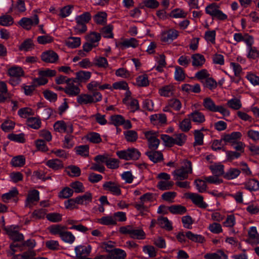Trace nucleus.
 Wrapping results in <instances>:
<instances>
[{
	"mask_svg": "<svg viewBox=\"0 0 259 259\" xmlns=\"http://www.w3.org/2000/svg\"><path fill=\"white\" fill-rule=\"evenodd\" d=\"M143 133L147 140L149 148L152 150L157 149L160 144V141L158 138V133L153 131H149Z\"/></svg>",
	"mask_w": 259,
	"mask_h": 259,
	"instance_id": "423d86ee",
	"label": "nucleus"
},
{
	"mask_svg": "<svg viewBox=\"0 0 259 259\" xmlns=\"http://www.w3.org/2000/svg\"><path fill=\"white\" fill-rule=\"evenodd\" d=\"M33 47L32 40L28 38L24 40L19 46V49L21 51H28Z\"/></svg>",
	"mask_w": 259,
	"mask_h": 259,
	"instance_id": "338daca9",
	"label": "nucleus"
},
{
	"mask_svg": "<svg viewBox=\"0 0 259 259\" xmlns=\"http://www.w3.org/2000/svg\"><path fill=\"white\" fill-rule=\"evenodd\" d=\"M18 114L21 118H28L29 116L34 115V112L30 108L25 107L19 109Z\"/></svg>",
	"mask_w": 259,
	"mask_h": 259,
	"instance_id": "6e6d98bb",
	"label": "nucleus"
},
{
	"mask_svg": "<svg viewBox=\"0 0 259 259\" xmlns=\"http://www.w3.org/2000/svg\"><path fill=\"white\" fill-rule=\"evenodd\" d=\"M73 190L69 188H64L58 194V197L62 199H66L70 197L73 195Z\"/></svg>",
	"mask_w": 259,
	"mask_h": 259,
	"instance_id": "e2e57ef3",
	"label": "nucleus"
},
{
	"mask_svg": "<svg viewBox=\"0 0 259 259\" xmlns=\"http://www.w3.org/2000/svg\"><path fill=\"white\" fill-rule=\"evenodd\" d=\"M246 189L249 191H257L259 190V182L255 179H250L244 184Z\"/></svg>",
	"mask_w": 259,
	"mask_h": 259,
	"instance_id": "72a5a7b5",
	"label": "nucleus"
},
{
	"mask_svg": "<svg viewBox=\"0 0 259 259\" xmlns=\"http://www.w3.org/2000/svg\"><path fill=\"white\" fill-rule=\"evenodd\" d=\"M53 127L55 132L60 133H66L70 134L73 132L72 124L70 122H65L62 120L55 122Z\"/></svg>",
	"mask_w": 259,
	"mask_h": 259,
	"instance_id": "1a4fd4ad",
	"label": "nucleus"
},
{
	"mask_svg": "<svg viewBox=\"0 0 259 259\" xmlns=\"http://www.w3.org/2000/svg\"><path fill=\"white\" fill-rule=\"evenodd\" d=\"M50 232L54 235H59L60 237L64 230L67 229V227L61 225H53L48 228Z\"/></svg>",
	"mask_w": 259,
	"mask_h": 259,
	"instance_id": "bb28decb",
	"label": "nucleus"
},
{
	"mask_svg": "<svg viewBox=\"0 0 259 259\" xmlns=\"http://www.w3.org/2000/svg\"><path fill=\"white\" fill-rule=\"evenodd\" d=\"M126 256L125 252L118 248L114 249L112 250L110 254V259H124Z\"/></svg>",
	"mask_w": 259,
	"mask_h": 259,
	"instance_id": "49530a36",
	"label": "nucleus"
},
{
	"mask_svg": "<svg viewBox=\"0 0 259 259\" xmlns=\"http://www.w3.org/2000/svg\"><path fill=\"white\" fill-rule=\"evenodd\" d=\"M191 59L192 60V65L193 67L199 68L202 67L205 62V59L203 55L196 53L193 54Z\"/></svg>",
	"mask_w": 259,
	"mask_h": 259,
	"instance_id": "aec40b11",
	"label": "nucleus"
},
{
	"mask_svg": "<svg viewBox=\"0 0 259 259\" xmlns=\"http://www.w3.org/2000/svg\"><path fill=\"white\" fill-rule=\"evenodd\" d=\"M248 234L250 239L253 243L259 244V234L257 233L256 227H251Z\"/></svg>",
	"mask_w": 259,
	"mask_h": 259,
	"instance_id": "e433bc0d",
	"label": "nucleus"
},
{
	"mask_svg": "<svg viewBox=\"0 0 259 259\" xmlns=\"http://www.w3.org/2000/svg\"><path fill=\"white\" fill-rule=\"evenodd\" d=\"M92 195L90 192H86L84 195L76 197L77 204L87 205L92 201Z\"/></svg>",
	"mask_w": 259,
	"mask_h": 259,
	"instance_id": "c85d7f7f",
	"label": "nucleus"
},
{
	"mask_svg": "<svg viewBox=\"0 0 259 259\" xmlns=\"http://www.w3.org/2000/svg\"><path fill=\"white\" fill-rule=\"evenodd\" d=\"M189 198L195 204L201 208H205L208 206V204L203 201V196L197 193H191Z\"/></svg>",
	"mask_w": 259,
	"mask_h": 259,
	"instance_id": "6ab92c4d",
	"label": "nucleus"
},
{
	"mask_svg": "<svg viewBox=\"0 0 259 259\" xmlns=\"http://www.w3.org/2000/svg\"><path fill=\"white\" fill-rule=\"evenodd\" d=\"M161 138L166 145L169 146L174 144L182 146L186 140V136L184 134H177L173 137H170L166 135H161Z\"/></svg>",
	"mask_w": 259,
	"mask_h": 259,
	"instance_id": "39448f33",
	"label": "nucleus"
},
{
	"mask_svg": "<svg viewBox=\"0 0 259 259\" xmlns=\"http://www.w3.org/2000/svg\"><path fill=\"white\" fill-rule=\"evenodd\" d=\"M98 223L104 225H114L116 224V219L113 215H107L98 220Z\"/></svg>",
	"mask_w": 259,
	"mask_h": 259,
	"instance_id": "ea45409f",
	"label": "nucleus"
},
{
	"mask_svg": "<svg viewBox=\"0 0 259 259\" xmlns=\"http://www.w3.org/2000/svg\"><path fill=\"white\" fill-rule=\"evenodd\" d=\"M125 140L129 142H134L138 138L137 133L134 130H127L123 132Z\"/></svg>",
	"mask_w": 259,
	"mask_h": 259,
	"instance_id": "c03bdc74",
	"label": "nucleus"
},
{
	"mask_svg": "<svg viewBox=\"0 0 259 259\" xmlns=\"http://www.w3.org/2000/svg\"><path fill=\"white\" fill-rule=\"evenodd\" d=\"M91 77V72L88 71H79L76 73V78L80 82H86Z\"/></svg>",
	"mask_w": 259,
	"mask_h": 259,
	"instance_id": "a18cd8bd",
	"label": "nucleus"
},
{
	"mask_svg": "<svg viewBox=\"0 0 259 259\" xmlns=\"http://www.w3.org/2000/svg\"><path fill=\"white\" fill-rule=\"evenodd\" d=\"M12 165L15 167H22L25 163V158L22 155L14 157L11 161Z\"/></svg>",
	"mask_w": 259,
	"mask_h": 259,
	"instance_id": "09e8293b",
	"label": "nucleus"
},
{
	"mask_svg": "<svg viewBox=\"0 0 259 259\" xmlns=\"http://www.w3.org/2000/svg\"><path fill=\"white\" fill-rule=\"evenodd\" d=\"M158 223L161 227L167 230H171L172 228L171 222L165 217H160L158 219Z\"/></svg>",
	"mask_w": 259,
	"mask_h": 259,
	"instance_id": "603ef678",
	"label": "nucleus"
},
{
	"mask_svg": "<svg viewBox=\"0 0 259 259\" xmlns=\"http://www.w3.org/2000/svg\"><path fill=\"white\" fill-rule=\"evenodd\" d=\"M227 106L234 110H238L241 107V103L240 100L233 98L227 102Z\"/></svg>",
	"mask_w": 259,
	"mask_h": 259,
	"instance_id": "774afa93",
	"label": "nucleus"
},
{
	"mask_svg": "<svg viewBox=\"0 0 259 259\" xmlns=\"http://www.w3.org/2000/svg\"><path fill=\"white\" fill-rule=\"evenodd\" d=\"M46 164L54 170H58L63 167L62 162L58 159H50L47 161Z\"/></svg>",
	"mask_w": 259,
	"mask_h": 259,
	"instance_id": "c9c22d12",
	"label": "nucleus"
},
{
	"mask_svg": "<svg viewBox=\"0 0 259 259\" xmlns=\"http://www.w3.org/2000/svg\"><path fill=\"white\" fill-rule=\"evenodd\" d=\"M64 92L70 97L76 96L80 93V89L72 83H67L64 89Z\"/></svg>",
	"mask_w": 259,
	"mask_h": 259,
	"instance_id": "412c9836",
	"label": "nucleus"
},
{
	"mask_svg": "<svg viewBox=\"0 0 259 259\" xmlns=\"http://www.w3.org/2000/svg\"><path fill=\"white\" fill-rule=\"evenodd\" d=\"M39 199V192L36 190L30 191L25 201L26 207H31L34 202H37Z\"/></svg>",
	"mask_w": 259,
	"mask_h": 259,
	"instance_id": "f3484780",
	"label": "nucleus"
},
{
	"mask_svg": "<svg viewBox=\"0 0 259 259\" xmlns=\"http://www.w3.org/2000/svg\"><path fill=\"white\" fill-rule=\"evenodd\" d=\"M8 74L11 77L9 80L10 84L16 86L20 82V77L24 75V72L21 67L13 66L8 69Z\"/></svg>",
	"mask_w": 259,
	"mask_h": 259,
	"instance_id": "7ed1b4c3",
	"label": "nucleus"
},
{
	"mask_svg": "<svg viewBox=\"0 0 259 259\" xmlns=\"http://www.w3.org/2000/svg\"><path fill=\"white\" fill-rule=\"evenodd\" d=\"M107 15L105 12H98L93 17L94 21L99 25H104L107 22Z\"/></svg>",
	"mask_w": 259,
	"mask_h": 259,
	"instance_id": "c756f323",
	"label": "nucleus"
},
{
	"mask_svg": "<svg viewBox=\"0 0 259 259\" xmlns=\"http://www.w3.org/2000/svg\"><path fill=\"white\" fill-rule=\"evenodd\" d=\"M179 127L182 131L187 132L192 128L191 120L188 117L179 122Z\"/></svg>",
	"mask_w": 259,
	"mask_h": 259,
	"instance_id": "a19ab883",
	"label": "nucleus"
},
{
	"mask_svg": "<svg viewBox=\"0 0 259 259\" xmlns=\"http://www.w3.org/2000/svg\"><path fill=\"white\" fill-rule=\"evenodd\" d=\"M35 255V251L30 250L22 254L14 255L12 259H34Z\"/></svg>",
	"mask_w": 259,
	"mask_h": 259,
	"instance_id": "79ce46f5",
	"label": "nucleus"
},
{
	"mask_svg": "<svg viewBox=\"0 0 259 259\" xmlns=\"http://www.w3.org/2000/svg\"><path fill=\"white\" fill-rule=\"evenodd\" d=\"M192 173V164L190 161L184 162L182 166L173 171L175 180L181 181L187 179L188 175Z\"/></svg>",
	"mask_w": 259,
	"mask_h": 259,
	"instance_id": "f257e3e1",
	"label": "nucleus"
},
{
	"mask_svg": "<svg viewBox=\"0 0 259 259\" xmlns=\"http://www.w3.org/2000/svg\"><path fill=\"white\" fill-rule=\"evenodd\" d=\"M179 32L177 30L170 29L161 33V40L163 42L170 43L177 38Z\"/></svg>",
	"mask_w": 259,
	"mask_h": 259,
	"instance_id": "ddd939ff",
	"label": "nucleus"
},
{
	"mask_svg": "<svg viewBox=\"0 0 259 259\" xmlns=\"http://www.w3.org/2000/svg\"><path fill=\"white\" fill-rule=\"evenodd\" d=\"M66 45L71 49L79 47L81 45L80 38L79 37H69L65 40Z\"/></svg>",
	"mask_w": 259,
	"mask_h": 259,
	"instance_id": "393cba45",
	"label": "nucleus"
},
{
	"mask_svg": "<svg viewBox=\"0 0 259 259\" xmlns=\"http://www.w3.org/2000/svg\"><path fill=\"white\" fill-rule=\"evenodd\" d=\"M123 103L127 106L128 109L132 112H136L140 108L138 100L131 96V92L130 91H127L125 92Z\"/></svg>",
	"mask_w": 259,
	"mask_h": 259,
	"instance_id": "9d476101",
	"label": "nucleus"
},
{
	"mask_svg": "<svg viewBox=\"0 0 259 259\" xmlns=\"http://www.w3.org/2000/svg\"><path fill=\"white\" fill-rule=\"evenodd\" d=\"M61 240L66 243L72 244L75 240V236L70 231L64 230L60 237Z\"/></svg>",
	"mask_w": 259,
	"mask_h": 259,
	"instance_id": "2f4dec72",
	"label": "nucleus"
},
{
	"mask_svg": "<svg viewBox=\"0 0 259 259\" xmlns=\"http://www.w3.org/2000/svg\"><path fill=\"white\" fill-rule=\"evenodd\" d=\"M4 229L10 238L14 241H19L24 239L23 234L18 232V226L11 225L8 227H4Z\"/></svg>",
	"mask_w": 259,
	"mask_h": 259,
	"instance_id": "9b49d317",
	"label": "nucleus"
},
{
	"mask_svg": "<svg viewBox=\"0 0 259 259\" xmlns=\"http://www.w3.org/2000/svg\"><path fill=\"white\" fill-rule=\"evenodd\" d=\"M120 46L122 48H135L139 46V41L135 38L126 39L120 42Z\"/></svg>",
	"mask_w": 259,
	"mask_h": 259,
	"instance_id": "f704fd0d",
	"label": "nucleus"
},
{
	"mask_svg": "<svg viewBox=\"0 0 259 259\" xmlns=\"http://www.w3.org/2000/svg\"><path fill=\"white\" fill-rule=\"evenodd\" d=\"M91 18V15L89 12H85L75 17L76 23L78 24L85 25Z\"/></svg>",
	"mask_w": 259,
	"mask_h": 259,
	"instance_id": "de8ad7c7",
	"label": "nucleus"
},
{
	"mask_svg": "<svg viewBox=\"0 0 259 259\" xmlns=\"http://www.w3.org/2000/svg\"><path fill=\"white\" fill-rule=\"evenodd\" d=\"M246 56L249 59L255 60L259 57V51L256 47L252 46L246 48Z\"/></svg>",
	"mask_w": 259,
	"mask_h": 259,
	"instance_id": "58836bf2",
	"label": "nucleus"
},
{
	"mask_svg": "<svg viewBox=\"0 0 259 259\" xmlns=\"http://www.w3.org/2000/svg\"><path fill=\"white\" fill-rule=\"evenodd\" d=\"M56 71L55 70L50 69H45L39 70L38 72V76L44 77H51L56 75Z\"/></svg>",
	"mask_w": 259,
	"mask_h": 259,
	"instance_id": "0e129e2a",
	"label": "nucleus"
},
{
	"mask_svg": "<svg viewBox=\"0 0 259 259\" xmlns=\"http://www.w3.org/2000/svg\"><path fill=\"white\" fill-rule=\"evenodd\" d=\"M203 105L206 110L211 112H215L218 106L215 104L214 102L209 97L203 99Z\"/></svg>",
	"mask_w": 259,
	"mask_h": 259,
	"instance_id": "4c0bfd02",
	"label": "nucleus"
},
{
	"mask_svg": "<svg viewBox=\"0 0 259 259\" xmlns=\"http://www.w3.org/2000/svg\"><path fill=\"white\" fill-rule=\"evenodd\" d=\"M206 182V181L204 179L203 180L197 179L194 181L196 188L199 192L203 193L206 191L207 189Z\"/></svg>",
	"mask_w": 259,
	"mask_h": 259,
	"instance_id": "5fc2aeb1",
	"label": "nucleus"
},
{
	"mask_svg": "<svg viewBox=\"0 0 259 259\" xmlns=\"http://www.w3.org/2000/svg\"><path fill=\"white\" fill-rule=\"evenodd\" d=\"M38 23L39 19L36 15L31 18L23 17L19 21V24L26 30L30 29L32 26L37 25Z\"/></svg>",
	"mask_w": 259,
	"mask_h": 259,
	"instance_id": "f8f14e48",
	"label": "nucleus"
},
{
	"mask_svg": "<svg viewBox=\"0 0 259 259\" xmlns=\"http://www.w3.org/2000/svg\"><path fill=\"white\" fill-rule=\"evenodd\" d=\"M190 118L191 121L196 124H201L205 121L204 114L199 111L195 110L187 115Z\"/></svg>",
	"mask_w": 259,
	"mask_h": 259,
	"instance_id": "2eb2a0df",
	"label": "nucleus"
},
{
	"mask_svg": "<svg viewBox=\"0 0 259 259\" xmlns=\"http://www.w3.org/2000/svg\"><path fill=\"white\" fill-rule=\"evenodd\" d=\"M146 154L150 160L154 163L159 162L163 159L162 154L159 151H147Z\"/></svg>",
	"mask_w": 259,
	"mask_h": 259,
	"instance_id": "473e14b6",
	"label": "nucleus"
},
{
	"mask_svg": "<svg viewBox=\"0 0 259 259\" xmlns=\"http://www.w3.org/2000/svg\"><path fill=\"white\" fill-rule=\"evenodd\" d=\"M242 137V134L239 132H234L230 134H226L222 137V140L225 143H231V145L237 142Z\"/></svg>",
	"mask_w": 259,
	"mask_h": 259,
	"instance_id": "a211bd4d",
	"label": "nucleus"
},
{
	"mask_svg": "<svg viewBox=\"0 0 259 259\" xmlns=\"http://www.w3.org/2000/svg\"><path fill=\"white\" fill-rule=\"evenodd\" d=\"M209 168L213 175L224 177V166L222 164L214 163L209 166Z\"/></svg>",
	"mask_w": 259,
	"mask_h": 259,
	"instance_id": "a878e982",
	"label": "nucleus"
},
{
	"mask_svg": "<svg viewBox=\"0 0 259 259\" xmlns=\"http://www.w3.org/2000/svg\"><path fill=\"white\" fill-rule=\"evenodd\" d=\"M41 59L46 63H54L58 59V56L54 51L49 50L42 53Z\"/></svg>",
	"mask_w": 259,
	"mask_h": 259,
	"instance_id": "dca6fc26",
	"label": "nucleus"
},
{
	"mask_svg": "<svg viewBox=\"0 0 259 259\" xmlns=\"http://www.w3.org/2000/svg\"><path fill=\"white\" fill-rule=\"evenodd\" d=\"M175 92V87L172 84L162 87L159 89L158 93L161 96L168 97L172 96Z\"/></svg>",
	"mask_w": 259,
	"mask_h": 259,
	"instance_id": "4be33fe9",
	"label": "nucleus"
},
{
	"mask_svg": "<svg viewBox=\"0 0 259 259\" xmlns=\"http://www.w3.org/2000/svg\"><path fill=\"white\" fill-rule=\"evenodd\" d=\"M174 76L176 80L182 81L185 79L186 75L184 70L181 67L176 66Z\"/></svg>",
	"mask_w": 259,
	"mask_h": 259,
	"instance_id": "13d9d810",
	"label": "nucleus"
},
{
	"mask_svg": "<svg viewBox=\"0 0 259 259\" xmlns=\"http://www.w3.org/2000/svg\"><path fill=\"white\" fill-rule=\"evenodd\" d=\"M240 170L236 168H230L224 173V178L228 180L237 178L240 174Z\"/></svg>",
	"mask_w": 259,
	"mask_h": 259,
	"instance_id": "b1692460",
	"label": "nucleus"
},
{
	"mask_svg": "<svg viewBox=\"0 0 259 259\" xmlns=\"http://www.w3.org/2000/svg\"><path fill=\"white\" fill-rule=\"evenodd\" d=\"M143 251L146 254H148L150 257H155L157 255V251L155 248L152 245H145L143 247Z\"/></svg>",
	"mask_w": 259,
	"mask_h": 259,
	"instance_id": "680f3d73",
	"label": "nucleus"
},
{
	"mask_svg": "<svg viewBox=\"0 0 259 259\" xmlns=\"http://www.w3.org/2000/svg\"><path fill=\"white\" fill-rule=\"evenodd\" d=\"M77 154L81 156L86 157L89 154V147L88 145H80L75 148Z\"/></svg>",
	"mask_w": 259,
	"mask_h": 259,
	"instance_id": "052dcab7",
	"label": "nucleus"
},
{
	"mask_svg": "<svg viewBox=\"0 0 259 259\" xmlns=\"http://www.w3.org/2000/svg\"><path fill=\"white\" fill-rule=\"evenodd\" d=\"M117 155L120 159L126 160H136L140 156V152L135 148H130L125 150L118 151L116 152Z\"/></svg>",
	"mask_w": 259,
	"mask_h": 259,
	"instance_id": "0eeeda50",
	"label": "nucleus"
},
{
	"mask_svg": "<svg viewBox=\"0 0 259 259\" xmlns=\"http://www.w3.org/2000/svg\"><path fill=\"white\" fill-rule=\"evenodd\" d=\"M92 247L90 244L87 245H79L75 247V256L74 259H91L88 257L92 251Z\"/></svg>",
	"mask_w": 259,
	"mask_h": 259,
	"instance_id": "6e6552de",
	"label": "nucleus"
},
{
	"mask_svg": "<svg viewBox=\"0 0 259 259\" xmlns=\"http://www.w3.org/2000/svg\"><path fill=\"white\" fill-rule=\"evenodd\" d=\"M205 11L207 14L210 15L213 18L222 21L228 18L227 15L220 10L219 6L215 3H212L207 5L205 7Z\"/></svg>",
	"mask_w": 259,
	"mask_h": 259,
	"instance_id": "20e7f679",
	"label": "nucleus"
},
{
	"mask_svg": "<svg viewBox=\"0 0 259 259\" xmlns=\"http://www.w3.org/2000/svg\"><path fill=\"white\" fill-rule=\"evenodd\" d=\"M94 65L100 67L106 68L108 67L109 64L106 58L102 56H96L93 59Z\"/></svg>",
	"mask_w": 259,
	"mask_h": 259,
	"instance_id": "7c9ffc66",
	"label": "nucleus"
},
{
	"mask_svg": "<svg viewBox=\"0 0 259 259\" xmlns=\"http://www.w3.org/2000/svg\"><path fill=\"white\" fill-rule=\"evenodd\" d=\"M74 136L71 135L65 136L64 140L62 141V147L66 149H70L75 145L73 141Z\"/></svg>",
	"mask_w": 259,
	"mask_h": 259,
	"instance_id": "37998d69",
	"label": "nucleus"
},
{
	"mask_svg": "<svg viewBox=\"0 0 259 259\" xmlns=\"http://www.w3.org/2000/svg\"><path fill=\"white\" fill-rule=\"evenodd\" d=\"M85 38L88 41L94 44L100 40L101 35L99 33L92 31L86 36Z\"/></svg>",
	"mask_w": 259,
	"mask_h": 259,
	"instance_id": "8fccbe9b",
	"label": "nucleus"
},
{
	"mask_svg": "<svg viewBox=\"0 0 259 259\" xmlns=\"http://www.w3.org/2000/svg\"><path fill=\"white\" fill-rule=\"evenodd\" d=\"M102 96L98 92H94L92 95L82 94L78 95L76 98L78 103L80 105H87L96 103L101 101Z\"/></svg>",
	"mask_w": 259,
	"mask_h": 259,
	"instance_id": "f03ea898",
	"label": "nucleus"
},
{
	"mask_svg": "<svg viewBox=\"0 0 259 259\" xmlns=\"http://www.w3.org/2000/svg\"><path fill=\"white\" fill-rule=\"evenodd\" d=\"M103 187L105 190L109 191L113 195H120L121 194L119 185L114 182H106L103 184Z\"/></svg>",
	"mask_w": 259,
	"mask_h": 259,
	"instance_id": "4468645a",
	"label": "nucleus"
},
{
	"mask_svg": "<svg viewBox=\"0 0 259 259\" xmlns=\"http://www.w3.org/2000/svg\"><path fill=\"white\" fill-rule=\"evenodd\" d=\"M150 120L154 124H163L166 122V117L163 114H154L150 116Z\"/></svg>",
	"mask_w": 259,
	"mask_h": 259,
	"instance_id": "3c124183",
	"label": "nucleus"
},
{
	"mask_svg": "<svg viewBox=\"0 0 259 259\" xmlns=\"http://www.w3.org/2000/svg\"><path fill=\"white\" fill-rule=\"evenodd\" d=\"M220 177V176H219L213 175L208 177H205L204 180L209 184L220 185L223 183V180Z\"/></svg>",
	"mask_w": 259,
	"mask_h": 259,
	"instance_id": "864d4df0",
	"label": "nucleus"
},
{
	"mask_svg": "<svg viewBox=\"0 0 259 259\" xmlns=\"http://www.w3.org/2000/svg\"><path fill=\"white\" fill-rule=\"evenodd\" d=\"M130 237L133 239L143 240L146 238V234L143 229L133 227Z\"/></svg>",
	"mask_w": 259,
	"mask_h": 259,
	"instance_id": "cd10ccee",
	"label": "nucleus"
},
{
	"mask_svg": "<svg viewBox=\"0 0 259 259\" xmlns=\"http://www.w3.org/2000/svg\"><path fill=\"white\" fill-rule=\"evenodd\" d=\"M27 125L34 130L39 129L41 126V121L38 116L30 117L27 119Z\"/></svg>",
	"mask_w": 259,
	"mask_h": 259,
	"instance_id": "5701e85b",
	"label": "nucleus"
},
{
	"mask_svg": "<svg viewBox=\"0 0 259 259\" xmlns=\"http://www.w3.org/2000/svg\"><path fill=\"white\" fill-rule=\"evenodd\" d=\"M204 259H227V256L222 251L217 252L206 254L204 256Z\"/></svg>",
	"mask_w": 259,
	"mask_h": 259,
	"instance_id": "4d7b16f0",
	"label": "nucleus"
},
{
	"mask_svg": "<svg viewBox=\"0 0 259 259\" xmlns=\"http://www.w3.org/2000/svg\"><path fill=\"white\" fill-rule=\"evenodd\" d=\"M186 237L192 241L202 243L204 241V238L201 235L195 234L190 231L186 233Z\"/></svg>",
	"mask_w": 259,
	"mask_h": 259,
	"instance_id": "bf43d9fd",
	"label": "nucleus"
},
{
	"mask_svg": "<svg viewBox=\"0 0 259 259\" xmlns=\"http://www.w3.org/2000/svg\"><path fill=\"white\" fill-rule=\"evenodd\" d=\"M73 10V7L71 5H67L60 9L59 16L61 18H65L69 16Z\"/></svg>",
	"mask_w": 259,
	"mask_h": 259,
	"instance_id": "69168bd1",
	"label": "nucleus"
}]
</instances>
